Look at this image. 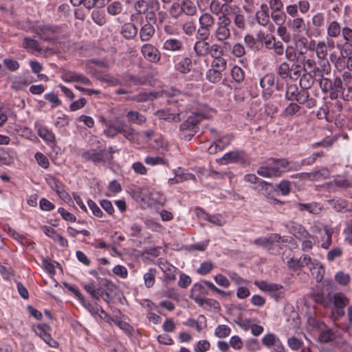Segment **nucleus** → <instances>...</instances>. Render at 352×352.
I'll list each match as a JSON object with an SVG mask.
<instances>
[{
  "label": "nucleus",
  "mask_w": 352,
  "mask_h": 352,
  "mask_svg": "<svg viewBox=\"0 0 352 352\" xmlns=\"http://www.w3.org/2000/svg\"><path fill=\"white\" fill-rule=\"evenodd\" d=\"M214 111L205 104L195 103L190 109V115L179 126L182 135L190 139L197 132V124L204 118L212 117Z\"/></svg>",
  "instance_id": "1"
},
{
  "label": "nucleus",
  "mask_w": 352,
  "mask_h": 352,
  "mask_svg": "<svg viewBox=\"0 0 352 352\" xmlns=\"http://www.w3.org/2000/svg\"><path fill=\"white\" fill-rule=\"evenodd\" d=\"M298 168L299 165L296 162L288 161L285 158H270L258 168L256 173L263 177H279L284 173L298 170Z\"/></svg>",
  "instance_id": "2"
},
{
  "label": "nucleus",
  "mask_w": 352,
  "mask_h": 352,
  "mask_svg": "<svg viewBox=\"0 0 352 352\" xmlns=\"http://www.w3.org/2000/svg\"><path fill=\"white\" fill-rule=\"evenodd\" d=\"M231 19L226 14H220L217 17L215 27L212 32V36L219 42H225L230 38Z\"/></svg>",
  "instance_id": "3"
},
{
  "label": "nucleus",
  "mask_w": 352,
  "mask_h": 352,
  "mask_svg": "<svg viewBox=\"0 0 352 352\" xmlns=\"http://www.w3.org/2000/svg\"><path fill=\"white\" fill-rule=\"evenodd\" d=\"M287 25L293 32V39L296 47L301 45L305 47L308 42L307 39L300 35L305 27L304 19L302 17H294L292 19H289L287 22Z\"/></svg>",
  "instance_id": "4"
},
{
  "label": "nucleus",
  "mask_w": 352,
  "mask_h": 352,
  "mask_svg": "<svg viewBox=\"0 0 352 352\" xmlns=\"http://www.w3.org/2000/svg\"><path fill=\"white\" fill-rule=\"evenodd\" d=\"M254 285L261 290L267 292L276 301H279L285 297V289L281 285L264 280H256Z\"/></svg>",
  "instance_id": "5"
},
{
  "label": "nucleus",
  "mask_w": 352,
  "mask_h": 352,
  "mask_svg": "<svg viewBox=\"0 0 352 352\" xmlns=\"http://www.w3.org/2000/svg\"><path fill=\"white\" fill-rule=\"evenodd\" d=\"M281 242V236L276 233H272L267 236L255 239L252 243L261 247L270 253H274V248L278 246Z\"/></svg>",
  "instance_id": "6"
},
{
  "label": "nucleus",
  "mask_w": 352,
  "mask_h": 352,
  "mask_svg": "<svg viewBox=\"0 0 352 352\" xmlns=\"http://www.w3.org/2000/svg\"><path fill=\"white\" fill-rule=\"evenodd\" d=\"M315 50L317 58L319 60L321 71L323 74H328L330 72L331 68L329 61L327 58L328 50L325 45V41H319L316 45Z\"/></svg>",
  "instance_id": "7"
},
{
  "label": "nucleus",
  "mask_w": 352,
  "mask_h": 352,
  "mask_svg": "<svg viewBox=\"0 0 352 352\" xmlns=\"http://www.w3.org/2000/svg\"><path fill=\"white\" fill-rule=\"evenodd\" d=\"M146 138V142L153 148L162 151H167L168 143L164 140L160 133H156L152 130H147L144 132Z\"/></svg>",
  "instance_id": "8"
},
{
  "label": "nucleus",
  "mask_w": 352,
  "mask_h": 352,
  "mask_svg": "<svg viewBox=\"0 0 352 352\" xmlns=\"http://www.w3.org/2000/svg\"><path fill=\"white\" fill-rule=\"evenodd\" d=\"M199 28L198 32L201 36L207 38L211 28L215 25V19L210 13L205 12L202 14L199 18Z\"/></svg>",
  "instance_id": "9"
},
{
  "label": "nucleus",
  "mask_w": 352,
  "mask_h": 352,
  "mask_svg": "<svg viewBox=\"0 0 352 352\" xmlns=\"http://www.w3.org/2000/svg\"><path fill=\"white\" fill-rule=\"evenodd\" d=\"M144 58L148 62L157 63L160 60L161 53L160 50L151 43L144 44L140 49Z\"/></svg>",
  "instance_id": "10"
},
{
  "label": "nucleus",
  "mask_w": 352,
  "mask_h": 352,
  "mask_svg": "<svg viewBox=\"0 0 352 352\" xmlns=\"http://www.w3.org/2000/svg\"><path fill=\"white\" fill-rule=\"evenodd\" d=\"M197 216L214 226L221 227L226 223L225 218L220 214H209L200 208H196Z\"/></svg>",
  "instance_id": "11"
},
{
  "label": "nucleus",
  "mask_w": 352,
  "mask_h": 352,
  "mask_svg": "<svg viewBox=\"0 0 352 352\" xmlns=\"http://www.w3.org/2000/svg\"><path fill=\"white\" fill-rule=\"evenodd\" d=\"M106 153L104 149H94L85 151L82 153L81 157L85 162H91L94 164L104 163L106 162Z\"/></svg>",
  "instance_id": "12"
},
{
  "label": "nucleus",
  "mask_w": 352,
  "mask_h": 352,
  "mask_svg": "<svg viewBox=\"0 0 352 352\" xmlns=\"http://www.w3.org/2000/svg\"><path fill=\"white\" fill-rule=\"evenodd\" d=\"M50 327L47 324H39L34 329L35 333L52 348H56L58 342L50 334Z\"/></svg>",
  "instance_id": "13"
},
{
  "label": "nucleus",
  "mask_w": 352,
  "mask_h": 352,
  "mask_svg": "<svg viewBox=\"0 0 352 352\" xmlns=\"http://www.w3.org/2000/svg\"><path fill=\"white\" fill-rule=\"evenodd\" d=\"M232 140L230 134L220 136L208 148V153L210 155L217 153L228 146Z\"/></svg>",
  "instance_id": "14"
},
{
  "label": "nucleus",
  "mask_w": 352,
  "mask_h": 352,
  "mask_svg": "<svg viewBox=\"0 0 352 352\" xmlns=\"http://www.w3.org/2000/svg\"><path fill=\"white\" fill-rule=\"evenodd\" d=\"M157 265L160 268V270L164 272V280L166 283H170L175 280L176 272L177 270V267L162 259L158 260Z\"/></svg>",
  "instance_id": "15"
},
{
  "label": "nucleus",
  "mask_w": 352,
  "mask_h": 352,
  "mask_svg": "<svg viewBox=\"0 0 352 352\" xmlns=\"http://www.w3.org/2000/svg\"><path fill=\"white\" fill-rule=\"evenodd\" d=\"M274 84V76L272 74H267L260 80V85L263 89V96L265 100L271 98Z\"/></svg>",
  "instance_id": "16"
},
{
  "label": "nucleus",
  "mask_w": 352,
  "mask_h": 352,
  "mask_svg": "<svg viewBox=\"0 0 352 352\" xmlns=\"http://www.w3.org/2000/svg\"><path fill=\"white\" fill-rule=\"evenodd\" d=\"M244 160V153L242 151L235 150L228 152L223 156L217 160V162L221 164L235 163Z\"/></svg>",
  "instance_id": "17"
},
{
  "label": "nucleus",
  "mask_w": 352,
  "mask_h": 352,
  "mask_svg": "<svg viewBox=\"0 0 352 352\" xmlns=\"http://www.w3.org/2000/svg\"><path fill=\"white\" fill-rule=\"evenodd\" d=\"M256 21L258 24L263 27H266L267 25L274 28V25L270 23V15L267 5L262 4L260 9L256 12Z\"/></svg>",
  "instance_id": "18"
},
{
  "label": "nucleus",
  "mask_w": 352,
  "mask_h": 352,
  "mask_svg": "<svg viewBox=\"0 0 352 352\" xmlns=\"http://www.w3.org/2000/svg\"><path fill=\"white\" fill-rule=\"evenodd\" d=\"M208 294V289L201 282L195 283L190 290V296L196 303L201 302Z\"/></svg>",
  "instance_id": "19"
},
{
  "label": "nucleus",
  "mask_w": 352,
  "mask_h": 352,
  "mask_svg": "<svg viewBox=\"0 0 352 352\" xmlns=\"http://www.w3.org/2000/svg\"><path fill=\"white\" fill-rule=\"evenodd\" d=\"M311 23L314 26V30L308 36H318L321 34V28L324 24V16L322 13L318 12L314 14L311 18Z\"/></svg>",
  "instance_id": "20"
},
{
  "label": "nucleus",
  "mask_w": 352,
  "mask_h": 352,
  "mask_svg": "<svg viewBox=\"0 0 352 352\" xmlns=\"http://www.w3.org/2000/svg\"><path fill=\"white\" fill-rule=\"evenodd\" d=\"M311 274L314 276L316 281L320 283L322 281L325 272L324 268L322 264L316 259H313L311 265L309 267Z\"/></svg>",
  "instance_id": "21"
},
{
  "label": "nucleus",
  "mask_w": 352,
  "mask_h": 352,
  "mask_svg": "<svg viewBox=\"0 0 352 352\" xmlns=\"http://www.w3.org/2000/svg\"><path fill=\"white\" fill-rule=\"evenodd\" d=\"M175 69L182 74L189 73L192 67V59L189 57H181L175 63Z\"/></svg>",
  "instance_id": "22"
},
{
  "label": "nucleus",
  "mask_w": 352,
  "mask_h": 352,
  "mask_svg": "<svg viewBox=\"0 0 352 352\" xmlns=\"http://www.w3.org/2000/svg\"><path fill=\"white\" fill-rule=\"evenodd\" d=\"M183 114L182 111L178 113H171L170 110H160L156 112L157 116L160 120H166L168 122H179L181 120V116Z\"/></svg>",
  "instance_id": "23"
},
{
  "label": "nucleus",
  "mask_w": 352,
  "mask_h": 352,
  "mask_svg": "<svg viewBox=\"0 0 352 352\" xmlns=\"http://www.w3.org/2000/svg\"><path fill=\"white\" fill-rule=\"evenodd\" d=\"M329 298L333 302L334 307L344 308L349 303V298L342 292H336L331 296L328 294Z\"/></svg>",
  "instance_id": "24"
},
{
  "label": "nucleus",
  "mask_w": 352,
  "mask_h": 352,
  "mask_svg": "<svg viewBox=\"0 0 352 352\" xmlns=\"http://www.w3.org/2000/svg\"><path fill=\"white\" fill-rule=\"evenodd\" d=\"M122 123V121L118 122L117 123H113L111 121L107 122L105 124L106 128L104 130V133L110 138L116 136L117 134L120 133Z\"/></svg>",
  "instance_id": "25"
},
{
  "label": "nucleus",
  "mask_w": 352,
  "mask_h": 352,
  "mask_svg": "<svg viewBox=\"0 0 352 352\" xmlns=\"http://www.w3.org/2000/svg\"><path fill=\"white\" fill-rule=\"evenodd\" d=\"M313 259L307 254H303L300 258L294 259L292 258L288 261V265L292 268L295 267H309L312 263Z\"/></svg>",
  "instance_id": "26"
},
{
  "label": "nucleus",
  "mask_w": 352,
  "mask_h": 352,
  "mask_svg": "<svg viewBox=\"0 0 352 352\" xmlns=\"http://www.w3.org/2000/svg\"><path fill=\"white\" fill-rule=\"evenodd\" d=\"M162 48L171 52L180 51L183 48V43L179 39L170 38L163 43Z\"/></svg>",
  "instance_id": "27"
},
{
  "label": "nucleus",
  "mask_w": 352,
  "mask_h": 352,
  "mask_svg": "<svg viewBox=\"0 0 352 352\" xmlns=\"http://www.w3.org/2000/svg\"><path fill=\"white\" fill-rule=\"evenodd\" d=\"M184 324L190 327H195L198 332H201L206 327V318L204 316L200 315L197 320L188 319Z\"/></svg>",
  "instance_id": "28"
},
{
  "label": "nucleus",
  "mask_w": 352,
  "mask_h": 352,
  "mask_svg": "<svg viewBox=\"0 0 352 352\" xmlns=\"http://www.w3.org/2000/svg\"><path fill=\"white\" fill-rule=\"evenodd\" d=\"M307 178L311 180L320 181L322 179H327L330 177L331 173L327 168L322 167L318 170L305 173Z\"/></svg>",
  "instance_id": "29"
},
{
  "label": "nucleus",
  "mask_w": 352,
  "mask_h": 352,
  "mask_svg": "<svg viewBox=\"0 0 352 352\" xmlns=\"http://www.w3.org/2000/svg\"><path fill=\"white\" fill-rule=\"evenodd\" d=\"M138 33V28L131 23H126L121 28V34L126 39H133Z\"/></svg>",
  "instance_id": "30"
},
{
  "label": "nucleus",
  "mask_w": 352,
  "mask_h": 352,
  "mask_svg": "<svg viewBox=\"0 0 352 352\" xmlns=\"http://www.w3.org/2000/svg\"><path fill=\"white\" fill-rule=\"evenodd\" d=\"M261 341L265 347L270 349L282 342L280 338L272 333H268L264 335Z\"/></svg>",
  "instance_id": "31"
},
{
  "label": "nucleus",
  "mask_w": 352,
  "mask_h": 352,
  "mask_svg": "<svg viewBox=\"0 0 352 352\" xmlns=\"http://www.w3.org/2000/svg\"><path fill=\"white\" fill-rule=\"evenodd\" d=\"M155 28L154 27L147 23L144 24L140 30V38L143 42L148 41L154 35Z\"/></svg>",
  "instance_id": "32"
},
{
  "label": "nucleus",
  "mask_w": 352,
  "mask_h": 352,
  "mask_svg": "<svg viewBox=\"0 0 352 352\" xmlns=\"http://www.w3.org/2000/svg\"><path fill=\"white\" fill-rule=\"evenodd\" d=\"M290 232L300 241L305 237L309 236V232L300 224L293 223L289 227Z\"/></svg>",
  "instance_id": "33"
},
{
  "label": "nucleus",
  "mask_w": 352,
  "mask_h": 352,
  "mask_svg": "<svg viewBox=\"0 0 352 352\" xmlns=\"http://www.w3.org/2000/svg\"><path fill=\"white\" fill-rule=\"evenodd\" d=\"M210 43L206 41H196L193 50L198 56H206L208 55V47Z\"/></svg>",
  "instance_id": "34"
},
{
  "label": "nucleus",
  "mask_w": 352,
  "mask_h": 352,
  "mask_svg": "<svg viewBox=\"0 0 352 352\" xmlns=\"http://www.w3.org/2000/svg\"><path fill=\"white\" fill-rule=\"evenodd\" d=\"M38 134L47 144L55 143L56 136L54 133L45 126L38 129Z\"/></svg>",
  "instance_id": "35"
},
{
  "label": "nucleus",
  "mask_w": 352,
  "mask_h": 352,
  "mask_svg": "<svg viewBox=\"0 0 352 352\" xmlns=\"http://www.w3.org/2000/svg\"><path fill=\"white\" fill-rule=\"evenodd\" d=\"M297 207L299 210H306L311 214H318L322 210L320 205L316 202L307 204L298 203Z\"/></svg>",
  "instance_id": "36"
},
{
  "label": "nucleus",
  "mask_w": 352,
  "mask_h": 352,
  "mask_svg": "<svg viewBox=\"0 0 352 352\" xmlns=\"http://www.w3.org/2000/svg\"><path fill=\"white\" fill-rule=\"evenodd\" d=\"M142 201L150 208H157L160 205V201L158 200V195L155 192L144 195L142 197Z\"/></svg>",
  "instance_id": "37"
},
{
  "label": "nucleus",
  "mask_w": 352,
  "mask_h": 352,
  "mask_svg": "<svg viewBox=\"0 0 352 352\" xmlns=\"http://www.w3.org/2000/svg\"><path fill=\"white\" fill-rule=\"evenodd\" d=\"M342 28L337 21H330L327 28V36L331 38H337L340 36Z\"/></svg>",
  "instance_id": "38"
},
{
  "label": "nucleus",
  "mask_w": 352,
  "mask_h": 352,
  "mask_svg": "<svg viewBox=\"0 0 352 352\" xmlns=\"http://www.w3.org/2000/svg\"><path fill=\"white\" fill-rule=\"evenodd\" d=\"M57 28L52 27L50 25H43L38 30L37 33L38 34L41 38L48 41L52 38V35L56 32Z\"/></svg>",
  "instance_id": "39"
},
{
  "label": "nucleus",
  "mask_w": 352,
  "mask_h": 352,
  "mask_svg": "<svg viewBox=\"0 0 352 352\" xmlns=\"http://www.w3.org/2000/svg\"><path fill=\"white\" fill-rule=\"evenodd\" d=\"M23 47L28 52H30L32 54H34L36 52H41V50L37 41L27 37L24 38L23 39Z\"/></svg>",
  "instance_id": "40"
},
{
  "label": "nucleus",
  "mask_w": 352,
  "mask_h": 352,
  "mask_svg": "<svg viewBox=\"0 0 352 352\" xmlns=\"http://www.w3.org/2000/svg\"><path fill=\"white\" fill-rule=\"evenodd\" d=\"M223 72L210 67L206 73V78L211 83H217L222 79Z\"/></svg>",
  "instance_id": "41"
},
{
  "label": "nucleus",
  "mask_w": 352,
  "mask_h": 352,
  "mask_svg": "<svg viewBox=\"0 0 352 352\" xmlns=\"http://www.w3.org/2000/svg\"><path fill=\"white\" fill-rule=\"evenodd\" d=\"M331 84L332 90L329 91L330 98L332 100H336L338 96V94L343 90L342 81L340 78L336 77L332 80Z\"/></svg>",
  "instance_id": "42"
},
{
  "label": "nucleus",
  "mask_w": 352,
  "mask_h": 352,
  "mask_svg": "<svg viewBox=\"0 0 352 352\" xmlns=\"http://www.w3.org/2000/svg\"><path fill=\"white\" fill-rule=\"evenodd\" d=\"M182 10L184 14L187 16H194L197 13V8L192 1H180Z\"/></svg>",
  "instance_id": "43"
},
{
  "label": "nucleus",
  "mask_w": 352,
  "mask_h": 352,
  "mask_svg": "<svg viewBox=\"0 0 352 352\" xmlns=\"http://www.w3.org/2000/svg\"><path fill=\"white\" fill-rule=\"evenodd\" d=\"M197 304L204 309L208 310H219L220 308L219 303L217 300L211 298H204L201 300V302H197Z\"/></svg>",
  "instance_id": "44"
},
{
  "label": "nucleus",
  "mask_w": 352,
  "mask_h": 352,
  "mask_svg": "<svg viewBox=\"0 0 352 352\" xmlns=\"http://www.w3.org/2000/svg\"><path fill=\"white\" fill-rule=\"evenodd\" d=\"M29 82L22 76H16L12 80L11 88L15 91L23 90L29 85Z\"/></svg>",
  "instance_id": "45"
},
{
  "label": "nucleus",
  "mask_w": 352,
  "mask_h": 352,
  "mask_svg": "<svg viewBox=\"0 0 352 352\" xmlns=\"http://www.w3.org/2000/svg\"><path fill=\"white\" fill-rule=\"evenodd\" d=\"M120 133H122L125 138L130 142H135L138 137V133H135L131 127L127 126L124 122L122 123Z\"/></svg>",
  "instance_id": "46"
},
{
  "label": "nucleus",
  "mask_w": 352,
  "mask_h": 352,
  "mask_svg": "<svg viewBox=\"0 0 352 352\" xmlns=\"http://www.w3.org/2000/svg\"><path fill=\"white\" fill-rule=\"evenodd\" d=\"M173 173L180 182L190 179H195V178L192 173H190L180 167L177 169L173 170Z\"/></svg>",
  "instance_id": "47"
},
{
  "label": "nucleus",
  "mask_w": 352,
  "mask_h": 352,
  "mask_svg": "<svg viewBox=\"0 0 352 352\" xmlns=\"http://www.w3.org/2000/svg\"><path fill=\"white\" fill-rule=\"evenodd\" d=\"M42 265L47 273L54 275L56 273V268L59 266V263L49 258H43Z\"/></svg>",
  "instance_id": "48"
},
{
  "label": "nucleus",
  "mask_w": 352,
  "mask_h": 352,
  "mask_svg": "<svg viewBox=\"0 0 352 352\" xmlns=\"http://www.w3.org/2000/svg\"><path fill=\"white\" fill-rule=\"evenodd\" d=\"M244 42L246 46L252 50H258L261 47V44L252 34H246L244 36Z\"/></svg>",
  "instance_id": "49"
},
{
  "label": "nucleus",
  "mask_w": 352,
  "mask_h": 352,
  "mask_svg": "<svg viewBox=\"0 0 352 352\" xmlns=\"http://www.w3.org/2000/svg\"><path fill=\"white\" fill-rule=\"evenodd\" d=\"M270 17L275 24L280 25L285 22L287 16L283 10L271 11Z\"/></svg>",
  "instance_id": "50"
},
{
  "label": "nucleus",
  "mask_w": 352,
  "mask_h": 352,
  "mask_svg": "<svg viewBox=\"0 0 352 352\" xmlns=\"http://www.w3.org/2000/svg\"><path fill=\"white\" fill-rule=\"evenodd\" d=\"M79 299L82 305V306L93 316H96L98 314L99 307L98 305H94L90 302L86 300L85 298L82 296H79Z\"/></svg>",
  "instance_id": "51"
},
{
  "label": "nucleus",
  "mask_w": 352,
  "mask_h": 352,
  "mask_svg": "<svg viewBox=\"0 0 352 352\" xmlns=\"http://www.w3.org/2000/svg\"><path fill=\"white\" fill-rule=\"evenodd\" d=\"M231 332V329L226 324L218 325L214 330V336L219 338H227Z\"/></svg>",
  "instance_id": "52"
},
{
  "label": "nucleus",
  "mask_w": 352,
  "mask_h": 352,
  "mask_svg": "<svg viewBox=\"0 0 352 352\" xmlns=\"http://www.w3.org/2000/svg\"><path fill=\"white\" fill-rule=\"evenodd\" d=\"M122 11V5L120 1H113L107 7V12L111 16L120 14Z\"/></svg>",
  "instance_id": "53"
},
{
  "label": "nucleus",
  "mask_w": 352,
  "mask_h": 352,
  "mask_svg": "<svg viewBox=\"0 0 352 352\" xmlns=\"http://www.w3.org/2000/svg\"><path fill=\"white\" fill-rule=\"evenodd\" d=\"M210 67L224 72L227 67V60L223 56L214 58L211 61Z\"/></svg>",
  "instance_id": "54"
},
{
  "label": "nucleus",
  "mask_w": 352,
  "mask_h": 352,
  "mask_svg": "<svg viewBox=\"0 0 352 352\" xmlns=\"http://www.w3.org/2000/svg\"><path fill=\"white\" fill-rule=\"evenodd\" d=\"M126 117L129 121L139 124L146 121V118L142 114L135 111H129L126 114Z\"/></svg>",
  "instance_id": "55"
},
{
  "label": "nucleus",
  "mask_w": 352,
  "mask_h": 352,
  "mask_svg": "<svg viewBox=\"0 0 352 352\" xmlns=\"http://www.w3.org/2000/svg\"><path fill=\"white\" fill-rule=\"evenodd\" d=\"M335 280L341 285L346 286L347 285L350 280L351 276L349 274L344 273L342 271L338 272L334 276Z\"/></svg>",
  "instance_id": "56"
},
{
  "label": "nucleus",
  "mask_w": 352,
  "mask_h": 352,
  "mask_svg": "<svg viewBox=\"0 0 352 352\" xmlns=\"http://www.w3.org/2000/svg\"><path fill=\"white\" fill-rule=\"evenodd\" d=\"M208 55H210L212 58L223 56V50L222 47L217 43L209 45Z\"/></svg>",
  "instance_id": "57"
},
{
  "label": "nucleus",
  "mask_w": 352,
  "mask_h": 352,
  "mask_svg": "<svg viewBox=\"0 0 352 352\" xmlns=\"http://www.w3.org/2000/svg\"><path fill=\"white\" fill-rule=\"evenodd\" d=\"M345 77V86L346 87V89L344 88L342 90V98L349 101L352 99V83L350 80H348V76L346 74L344 75Z\"/></svg>",
  "instance_id": "58"
},
{
  "label": "nucleus",
  "mask_w": 352,
  "mask_h": 352,
  "mask_svg": "<svg viewBox=\"0 0 352 352\" xmlns=\"http://www.w3.org/2000/svg\"><path fill=\"white\" fill-rule=\"evenodd\" d=\"M300 241L302 242L301 249L304 252H308L311 250L314 245L316 243L314 237L309 233V236L303 238V239H301Z\"/></svg>",
  "instance_id": "59"
},
{
  "label": "nucleus",
  "mask_w": 352,
  "mask_h": 352,
  "mask_svg": "<svg viewBox=\"0 0 352 352\" xmlns=\"http://www.w3.org/2000/svg\"><path fill=\"white\" fill-rule=\"evenodd\" d=\"M334 337L335 335L333 331L329 328L325 327V329L321 330L319 340L320 342L326 343L331 341Z\"/></svg>",
  "instance_id": "60"
},
{
  "label": "nucleus",
  "mask_w": 352,
  "mask_h": 352,
  "mask_svg": "<svg viewBox=\"0 0 352 352\" xmlns=\"http://www.w3.org/2000/svg\"><path fill=\"white\" fill-rule=\"evenodd\" d=\"M156 274V270L151 268L144 275V284L146 287H151L155 283V276Z\"/></svg>",
  "instance_id": "61"
},
{
  "label": "nucleus",
  "mask_w": 352,
  "mask_h": 352,
  "mask_svg": "<svg viewBox=\"0 0 352 352\" xmlns=\"http://www.w3.org/2000/svg\"><path fill=\"white\" fill-rule=\"evenodd\" d=\"M91 19L98 25L102 26L106 23L105 14L100 10H94L91 12Z\"/></svg>",
  "instance_id": "62"
},
{
  "label": "nucleus",
  "mask_w": 352,
  "mask_h": 352,
  "mask_svg": "<svg viewBox=\"0 0 352 352\" xmlns=\"http://www.w3.org/2000/svg\"><path fill=\"white\" fill-rule=\"evenodd\" d=\"M276 32L283 42L289 43L291 41V35L288 32L287 27L283 24L278 25Z\"/></svg>",
  "instance_id": "63"
},
{
  "label": "nucleus",
  "mask_w": 352,
  "mask_h": 352,
  "mask_svg": "<svg viewBox=\"0 0 352 352\" xmlns=\"http://www.w3.org/2000/svg\"><path fill=\"white\" fill-rule=\"evenodd\" d=\"M337 47L340 51V56L342 58L347 57L352 53V43L345 41L344 44H338Z\"/></svg>",
  "instance_id": "64"
}]
</instances>
